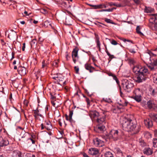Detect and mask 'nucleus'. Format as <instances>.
I'll list each match as a JSON object with an SVG mask.
<instances>
[{"instance_id":"f257e3e1","label":"nucleus","mask_w":157,"mask_h":157,"mask_svg":"<svg viewBox=\"0 0 157 157\" xmlns=\"http://www.w3.org/2000/svg\"><path fill=\"white\" fill-rule=\"evenodd\" d=\"M120 122L123 129L127 132L134 131L136 127L135 123L130 119L122 117L121 119Z\"/></svg>"},{"instance_id":"f03ea898","label":"nucleus","mask_w":157,"mask_h":157,"mask_svg":"<svg viewBox=\"0 0 157 157\" xmlns=\"http://www.w3.org/2000/svg\"><path fill=\"white\" fill-rule=\"evenodd\" d=\"M139 75L135 77L134 80L135 82L137 83H140L145 81L146 78V75L148 74V70L145 67L140 66Z\"/></svg>"},{"instance_id":"7ed1b4c3","label":"nucleus","mask_w":157,"mask_h":157,"mask_svg":"<svg viewBox=\"0 0 157 157\" xmlns=\"http://www.w3.org/2000/svg\"><path fill=\"white\" fill-rule=\"evenodd\" d=\"M133 93L132 98L138 102H140L141 100L142 90L139 88H136L134 90Z\"/></svg>"},{"instance_id":"20e7f679","label":"nucleus","mask_w":157,"mask_h":157,"mask_svg":"<svg viewBox=\"0 0 157 157\" xmlns=\"http://www.w3.org/2000/svg\"><path fill=\"white\" fill-rule=\"evenodd\" d=\"M122 85L123 89L127 92H130L134 86L133 84L127 79L123 81Z\"/></svg>"},{"instance_id":"39448f33","label":"nucleus","mask_w":157,"mask_h":157,"mask_svg":"<svg viewBox=\"0 0 157 157\" xmlns=\"http://www.w3.org/2000/svg\"><path fill=\"white\" fill-rule=\"evenodd\" d=\"M109 138L113 139L114 140H117L121 138V136L117 130H112L109 132Z\"/></svg>"},{"instance_id":"423d86ee","label":"nucleus","mask_w":157,"mask_h":157,"mask_svg":"<svg viewBox=\"0 0 157 157\" xmlns=\"http://www.w3.org/2000/svg\"><path fill=\"white\" fill-rule=\"evenodd\" d=\"M79 49L77 47H75L73 49L72 52V57L73 59V61L74 63H75L76 61L78 59V52Z\"/></svg>"},{"instance_id":"0eeeda50","label":"nucleus","mask_w":157,"mask_h":157,"mask_svg":"<svg viewBox=\"0 0 157 157\" xmlns=\"http://www.w3.org/2000/svg\"><path fill=\"white\" fill-rule=\"evenodd\" d=\"M107 112L105 110H102V113L104 115H103V117L97 118V121L98 124H102L105 123V116L107 115L106 113Z\"/></svg>"},{"instance_id":"6e6552de","label":"nucleus","mask_w":157,"mask_h":157,"mask_svg":"<svg viewBox=\"0 0 157 157\" xmlns=\"http://www.w3.org/2000/svg\"><path fill=\"white\" fill-rule=\"evenodd\" d=\"M93 142L94 145L96 147H101L104 145V142L98 138L94 139Z\"/></svg>"},{"instance_id":"1a4fd4ad","label":"nucleus","mask_w":157,"mask_h":157,"mask_svg":"<svg viewBox=\"0 0 157 157\" xmlns=\"http://www.w3.org/2000/svg\"><path fill=\"white\" fill-rule=\"evenodd\" d=\"M89 115L92 120H96L98 117L99 114L96 110H91L89 112Z\"/></svg>"},{"instance_id":"9d476101","label":"nucleus","mask_w":157,"mask_h":157,"mask_svg":"<svg viewBox=\"0 0 157 157\" xmlns=\"http://www.w3.org/2000/svg\"><path fill=\"white\" fill-rule=\"evenodd\" d=\"M156 16H157V14H151L150 18L149 20L150 22L153 24H157Z\"/></svg>"},{"instance_id":"9b49d317","label":"nucleus","mask_w":157,"mask_h":157,"mask_svg":"<svg viewBox=\"0 0 157 157\" xmlns=\"http://www.w3.org/2000/svg\"><path fill=\"white\" fill-rule=\"evenodd\" d=\"M9 141L6 138H3L1 137H0V146L4 147L8 145Z\"/></svg>"},{"instance_id":"f8f14e48","label":"nucleus","mask_w":157,"mask_h":157,"mask_svg":"<svg viewBox=\"0 0 157 157\" xmlns=\"http://www.w3.org/2000/svg\"><path fill=\"white\" fill-rule=\"evenodd\" d=\"M144 153L147 155H151L153 153L152 150L150 148L145 147L143 151Z\"/></svg>"},{"instance_id":"ddd939ff","label":"nucleus","mask_w":157,"mask_h":157,"mask_svg":"<svg viewBox=\"0 0 157 157\" xmlns=\"http://www.w3.org/2000/svg\"><path fill=\"white\" fill-rule=\"evenodd\" d=\"M99 150L98 149L92 148L89 150V153L92 155H96L98 154Z\"/></svg>"},{"instance_id":"4468645a","label":"nucleus","mask_w":157,"mask_h":157,"mask_svg":"<svg viewBox=\"0 0 157 157\" xmlns=\"http://www.w3.org/2000/svg\"><path fill=\"white\" fill-rule=\"evenodd\" d=\"M144 124L148 128L151 127L153 125L152 121L149 119H147L145 120Z\"/></svg>"},{"instance_id":"2eb2a0df","label":"nucleus","mask_w":157,"mask_h":157,"mask_svg":"<svg viewBox=\"0 0 157 157\" xmlns=\"http://www.w3.org/2000/svg\"><path fill=\"white\" fill-rule=\"evenodd\" d=\"M154 135L155 138L153 140V146L155 147H157V130L154 131Z\"/></svg>"},{"instance_id":"dca6fc26","label":"nucleus","mask_w":157,"mask_h":157,"mask_svg":"<svg viewBox=\"0 0 157 157\" xmlns=\"http://www.w3.org/2000/svg\"><path fill=\"white\" fill-rule=\"evenodd\" d=\"M18 71L19 74L21 75H24L26 74V68L24 67H20L18 68Z\"/></svg>"},{"instance_id":"f3484780","label":"nucleus","mask_w":157,"mask_h":157,"mask_svg":"<svg viewBox=\"0 0 157 157\" xmlns=\"http://www.w3.org/2000/svg\"><path fill=\"white\" fill-rule=\"evenodd\" d=\"M90 5L91 6L93 7L94 9H101L103 8H106L107 7L106 5L104 4H99L97 5Z\"/></svg>"},{"instance_id":"a211bd4d","label":"nucleus","mask_w":157,"mask_h":157,"mask_svg":"<svg viewBox=\"0 0 157 157\" xmlns=\"http://www.w3.org/2000/svg\"><path fill=\"white\" fill-rule=\"evenodd\" d=\"M72 21V19L71 17H68L66 18L65 23L67 25H71Z\"/></svg>"},{"instance_id":"6ab92c4d","label":"nucleus","mask_w":157,"mask_h":157,"mask_svg":"<svg viewBox=\"0 0 157 157\" xmlns=\"http://www.w3.org/2000/svg\"><path fill=\"white\" fill-rule=\"evenodd\" d=\"M73 114V111L70 110L69 111V121L72 124L75 123V121L72 119V116Z\"/></svg>"},{"instance_id":"aec40b11","label":"nucleus","mask_w":157,"mask_h":157,"mask_svg":"<svg viewBox=\"0 0 157 157\" xmlns=\"http://www.w3.org/2000/svg\"><path fill=\"white\" fill-rule=\"evenodd\" d=\"M140 69V66H134L133 68V72L136 74L139 75V70Z\"/></svg>"},{"instance_id":"412c9836","label":"nucleus","mask_w":157,"mask_h":157,"mask_svg":"<svg viewBox=\"0 0 157 157\" xmlns=\"http://www.w3.org/2000/svg\"><path fill=\"white\" fill-rule=\"evenodd\" d=\"M44 127L48 130H50L52 128V126L51 123L50 121L46 122Z\"/></svg>"},{"instance_id":"4be33fe9","label":"nucleus","mask_w":157,"mask_h":157,"mask_svg":"<svg viewBox=\"0 0 157 157\" xmlns=\"http://www.w3.org/2000/svg\"><path fill=\"white\" fill-rule=\"evenodd\" d=\"M12 157H21V154L19 151H14L13 153Z\"/></svg>"},{"instance_id":"5701e85b","label":"nucleus","mask_w":157,"mask_h":157,"mask_svg":"<svg viewBox=\"0 0 157 157\" xmlns=\"http://www.w3.org/2000/svg\"><path fill=\"white\" fill-rule=\"evenodd\" d=\"M85 69L86 70H88L90 73L92 72V69L93 68L91 66L90 64L88 63H86L85 65Z\"/></svg>"},{"instance_id":"b1692460","label":"nucleus","mask_w":157,"mask_h":157,"mask_svg":"<svg viewBox=\"0 0 157 157\" xmlns=\"http://www.w3.org/2000/svg\"><path fill=\"white\" fill-rule=\"evenodd\" d=\"M154 10L153 9L148 7H145L144 9V11L147 13H151L153 12Z\"/></svg>"},{"instance_id":"393cba45","label":"nucleus","mask_w":157,"mask_h":157,"mask_svg":"<svg viewBox=\"0 0 157 157\" xmlns=\"http://www.w3.org/2000/svg\"><path fill=\"white\" fill-rule=\"evenodd\" d=\"M97 128L101 131H103L105 129V126L102 124H98L97 126Z\"/></svg>"},{"instance_id":"a878e982","label":"nucleus","mask_w":157,"mask_h":157,"mask_svg":"<svg viewBox=\"0 0 157 157\" xmlns=\"http://www.w3.org/2000/svg\"><path fill=\"white\" fill-rule=\"evenodd\" d=\"M96 41L97 44V46L98 47L99 50L100 51L101 50V44L99 41V38L98 36L96 37Z\"/></svg>"},{"instance_id":"bb28decb","label":"nucleus","mask_w":157,"mask_h":157,"mask_svg":"<svg viewBox=\"0 0 157 157\" xmlns=\"http://www.w3.org/2000/svg\"><path fill=\"white\" fill-rule=\"evenodd\" d=\"M147 105L149 108L151 109L153 107L154 104L152 103L151 101L150 100L147 102Z\"/></svg>"},{"instance_id":"cd10ccee","label":"nucleus","mask_w":157,"mask_h":157,"mask_svg":"<svg viewBox=\"0 0 157 157\" xmlns=\"http://www.w3.org/2000/svg\"><path fill=\"white\" fill-rule=\"evenodd\" d=\"M148 67L151 70H153L155 68H156L155 67L154 65L153 62L151 64L148 65Z\"/></svg>"},{"instance_id":"c85d7f7f","label":"nucleus","mask_w":157,"mask_h":157,"mask_svg":"<svg viewBox=\"0 0 157 157\" xmlns=\"http://www.w3.org/2000/svg\"><path fill=\"white\" fill-rule=\"evenodd\" d=\"M105 157H113L112 153L109 151L106 152L105 154Z\"/></svg>"},{"instance_id":"c756f323","label":"nucleus","mask_w":157,"mask_h":157,"mask_svg":"<svg viewBox=\"0 0 157 157\" xmlns=\"http://www.w3.org/2000/svg\"><path fill=\"white\" fill-rule=\"evenodd\" d=\"M129 2L127 0H122V1L121 2V5H124V7L128 5V4Z\"/></svg>"},{"instance_id":"7c9ffc66","label":"nucleus","mask_w":157,"mask_h":157,"mask_svg":"<svg viewBox=\"0 0 157 157\" xmlns=\"http://www.w3.org/2000/svg\"><path fill=\"white\" fill-rule=\"evenodd\" d=\"M140 28L139 26H137L136 28L137 33L139 34L141 36H144L143 34L140 31Z\"/></svg>"},{"instance_id":"2f4dec72","label":"nucleus","mask_w":157,"mask_h":157,"mask_svg":"<svg viewBox=\"0 0 157 157\" xmlns=\"http://www.w3.org/2000/svg\"><path fill=\"white\" fill-rule=\"evenodd\" d=\"M38 111L35 110H34V116L35 117V118L36 119H38V116L39 115V113H38Z\"/></svg>"},{"instance_id":"473e14b6","label":"nucleus","mask_w":157,"mask_h":157,"mask_svg":"<svg viewBox=\"0 0 157 157\" xmlns=\"http://www.w3.org/2000/svg\"><path fill=\"white\" fill-rule=\"evenodd\" d=\"M105 21L107 23H111L113 24H115V23L110 19L105 18Z\"/></svg>"},{"instance_id":"72a5a7b5","label":"nucleus","mask_w":157,"mask_h":157,"mask_svg":"<svg viewBox=\"0 0 157 157\" xmlns=\"http://www.w3.org/2000/svg\"><path fill=\"white\" fill-rule=\"evenodd\" d=\"M40 12L44 14H46L48 13L47 10L46 9H40Z\"/></svg>"},{"instance_id":"f704fd0d","label":"nucleus","mask_w":157,"mask_h":157,"mask_svg":"<svg viewBox=\"0 0 157 157\" xmlns=\"http://www.w3.org/2000/svg\"><path fill=\"white\" fill-rule=\"evenodd\" d=\"M152 119L157 122V114H153L152 115Z\"/></svg>"},{"instance_id":"c9c22d12","label":"nucleus","mask_w":157,"mask_h":157,"mask_svg":"<svg viewBox=\"0 0 157 157\" xmlns=\"http://www.w3.org/2000/svg\"><path fill=\"white\" fill-rule=\"evenodd\" d=\"M113 79L115 80L116 81V82L117 84H118L119 83V81L118 80L117 77L116 76H115V75H114L113 76Z\"/></svg>"},{"instance_id":"e433bc0d","label":"nucleus","mask_w":157,"mask_h":157,"mask_svg":"<svg viewBox=\"0 0 157 157\" xmlns=\"http://www.w3.org/2000/svg\"><path fill=\"white\" fill-rule=\"evenodd\" d=\"M29 141H31V144H34L35 143V140L31 138H29L27 140L28 142H29Z\"/></svg>"},{"instance_id":"4c0bfd02","label":"nucleus","mask_w":157,"mask_h":157,"mask_svg":"<svg viewBox=\"0 0 157 157\" xmlns=\"http://www.w3.org/2000/svg\"><path fill=\"white\" fill-rule=\"evenodd\" d=\"M115 6L117 7H124V5H121V3L119 4L115 3Z\"/></svg>"},{"instance_id":"58836bf2","label":"nucleus","mask_w":157,"mask_h":157,"mask_svg":"<svg viewBox=\"0 0 157 157\" xmlns=\"http://www.w3.org/2000/svg\"><path fill=\"white\" fill-rule=\"evenodd\" d=\"M128 102L125 100L124 101V102L122 103L121 104H120L121 105H122V106H126L128 104Z\"/></svg>"},{"instance_id":"ea45409f","label":"nucleus","mask_w":157,"mask_h":157,"mask_svg":"<svg viewBox=\"0 0 157 157\" xmlns=\"http://www.w3.org/2000/svg\"><path fill=\"white\" fill-rule=\"evenodd\" d=\"M58 60L55 61L53 63V65L55 67H57L58 66L57 65L58 64Z\"/></svg>"},{"instance_id":"a19ab883","label":"nucleus","mask_w":157,"mask_h":157,"mask_svg":"<svg viewBox=\"0 0 157 157\" xmlns=\"http://www.w3.org/2000/svg\"><path fill=\"white\" fill-rule=\"evenodd\" d=\"M121 40H123V41L124 42H126V41H128V42H131V43H132V42L131 40H127L126 39H124L123 38H120Z\"/></svg>"},{"instance_id":"79ce46f5","label":"nucleus","mask_w":157,"mask_h":157,"mask_svg":"<svg viewBox=\"0 0 157 157\" xmlns=\"http://www.w3.org/2000/svg\"><path fill=\"white\" fill-rule=\"evenodd\" d=\"M111 44L113 45H117L118 44L114 40H113L111 42Z\"/></svg>"},{"instance_id":"37998d69","label":"nucleus","mask_w":157,"mask_h":157,"mask_svg":"<svg viewBox=\"0 0 157 157\" xmlns=\"http://www.w3.org/2000/svg\"><path fill=\"white\" fill-rule=\"evenodd\" d=\"M153 64L154 66L155 67V68H157V59L154 60Z\"/></svg>"},{"instance_id":"c03bdc74","label":"nucleus","mask_w":157,"mask_h":157,"mask_svg":"<svg viewBox=\"0 0 157 157\" xmlns=\"http://www.w3.org/2000/svg\"><path fill=\"white\" fill-rule=\"evenodd\" d=\"M74 69L76 71V72L77 74H78V71L79 70V68L76 66H75L74 67Z\"/></svg>"},{"instance_id":"a18cd8bd","label":"nucleus","mask_w":157,"mask_h":157,"mask_svg":"<svg viewBox=\"0 0 157 157\" xmlns=\"http://www.w3.org/2000/svg\"><path fill=\"white\" fill-rule=\"evenodd\" d=\"M140 145L142 146H144L145 145H146L145 143H144V142L140 140Z\"/></svg>"},{"instance_id":"49530a36","label":"nucleus","mask_w":157,"mask_h":157,"mask_svg":"<svg viewBox=\"0 0 157 157\" xmlns=\"http://www.w3.org/2000/svg\"><path fill=\"white\" fill-rule=\"evenodd\" d=\"M129 51L130 52L132 53H135L136 52V51H135V50L134 49H132V48H131V49H129Z\"/></svg>"},{"instance_id":"de8ad7c7","label":"nucleus","mask_w":157,"mask_h":157,"mask_svg":"<svg viewBox=\"0 0 157 157\" xmlns=\"http://www.w3.org/2000/svg\"><path fill=\"white\" fill-rule=\"evenodd\" d=\"M101 11L112 12V9H107L102 10H101Z\"/></svg>"},{"instance_id":"09e8293b","label":"nucleus","mask_w":157,"mask_h":157,"mask_svg":"<svg viewBox=\"0 0 157 157\" xmlns=\"http://www.w3.org/2000/svg\"><path fill=\"white\" fill-rule=\"evenodd\" d=\"M36 42V39L33 40L31 43V44L32 45H34Z\"/></svg>"},{"instance_id":"8fccbe9b","label":"nucleus","mask_w":157,"mask_h":157,"mask_svg":"<svg viewBox=\"0 0 157 157\" xmlns=\"http://www.w3.org/2000/svg\"><path fill=\"white\" fill-rule=\"evenodd\" d=\"M47 66V64L45 63V61L42 62V68H44L45 67Z\"/></svg>"},{"instance_id":"3c124183","label":"nucleus","mask_w":157,"mask_h":157,"mask_svg":"<svg viewBox=\"0 0 157 157\" xmlns=\"http://www.w3.org/2000/svg\"><path fill=\"white\" fill-rule=\"evenodd\" d=\"M134 2L136 4H139L141 3V0H133Z\"/></svg>"},{"instance_id":"603ef678","label":"nucleus","mask_w":157,"mask_h":157,"mask_svg":"<svg viewBox=\"0 0 157 157\" xmlns=\"http://www.w3.org/2000/svg\"><path fill=\"white\" fill-rule=\"evenodd\" d=\"M115 3H113L112 2H110L108 3V4L110 6H115Z\"/></svg>"},{"instance_id":"864d4df0","label":"nucleus","mask_w":157,"mask_h":157,"mask_svg":"<svg viewBox=\"0 0 157 157\" xmlns=\"http://www.w3.org/2000/svg\"><path fill=\"white\" fill-rule=\"evenodd\" d=\"M43 39L41 37H40L39 38V42H40V43L42 42L43 41Z\"/></svg>"},{"instance_id":"5fc2aeb1","label":"nucleus","mask_w":157,"mask_h":157,"mask_svg":"<svg viewBox=\"0 0 157 157\" xmlns=\"http://www.w3.org/2000/svg\"><path fill=\"white\" fill-rule=\"evenodd\" d=\"M25 43H24L23 44V46H22V50L23 51H24L25 50Z\"/></svg>"},{"instance_id":"6e6d98bb","label":"nucleus","mask_w":157,"mask_h":157,"mask_svg":"<svg viewBox=\"0 0 157 157\" xmlns=\"http://www.w3.org/2000/svg\"><path fill=\"white\" fill-rule=\"evenodd\" d=\"M36 75V78H38V76H39L40 75V71H37V74Z\"/></svg>"},{"instance_id":"4d7b16f0","label":"nucleus","mask_w":157,"mask_h":157,"mask_svg":"<svg viewBox=\"0 0 157 157\" xmlns=\"http://www.w3.org/2000/svg\"><path fill=\"white\" fill-rule=\"evenodd\" d=\"M65 117L66 120L67 121H69V116H68L67 114H66L65 115Z\"/></svg>"},{"instance_id":"13d9d810","label":"nucleus","mask_w":157,"mask_h":157,"mask_svg":"<svg viewBox=\"0 0 157 157\" xmlns=\"http://www.w3.org/2000/svg\"><path fill=\"white\" fill-rule=\"evenodd\" d=\"M83 155L84 157H90L88 155H87L86 153H84L83 154Z\"/></svg>"},{"instance_id":"bf43d9fd","label":"nucleus","mask_w":157,"mask_h":157,"mask_svg":"<svg viewBox=\"0 0 157 157\" xmlns=\"http://www.w3.org/2000/svg\"><path fill=\"white\" fill-rule=\"evenodd\" d=\"M0 1L2 3H6V2L7 1V0H0Z\"/></svg>"},{"instance_id":"052dcab7","label":"nucleus","mask_w":157,"mask_h":157,"mask_svg":"<svg viewBox=\"0 0 157 157\" xmlns=\"http://www.w3.org/2000/svg\"><path fill=\"white\" fill-rule=\"evenodd\" d=\"M12 58H11V60L13 59V58H14V53H13V52H12Z\"/></svg>"},{"instance_id":"680f3d73","label":"nucleus","mask_w":157,"mask_h":157,"mask_svg":"<svg viewBox=\"0 0 157 157\" xmlns=\"http://www.w3.org/2000/svg\"><path fill=\"white\" fill-rule=\"evenodd\" d=\"M51 103H52V105L54 106H55L56 103L54 102V101H51Z\"/></svg>"},{"instance_id":"e2e57ef3","label":"nucleus","mask_w":157,"mask_h":157,"mask_svg":"<svg viewBox=\"0 0 157 157\" xmlns=\"http://www.w3.org/2000/svg\"><path fill=\"white\" fill-rule=\"evenodd\" d=\"M41 129L43 130L44 129V127L43 124H41Z\"/></svg>"},{"instance_id":"0e129e2a","label":"nucleus","mask_w":157,"mask_h":157,"mask_svg":"<svg viewBox=\"0 0 157 157\" xmlns=\"http://www.w3.org/2000/svg\"><path fill=\"white\" fill-rule=\"evenodd\" d=\"M86 101L87 103L88 104H89L90 103V100L88 98L86 99Z\"/></svg>"},{"instance_id":"69168bd1","label":"nucleus","mask_w":157,"mask_h":157,"mask_svg":"<svg viewBox=\"0 0 157 157\" xmlns=\"http://www.w3.org/2000/svg\"><path fill=\"white\" fill-rule=\"evenodd\" d=\"M110 58H111L112 59L113 58H114V57L113 55H111L109 56Z\"/></svg>"},{"instance_id":"338daca9","label":"nucleus","mask_w":157,"mask_h":157,"mask_svg":"<svg viewBox=\"0 0 157 157\" xmlns=\"http://www.w3.org/2000/svg\"><path fill=\"white\" fill-rule=\"evenodd\" d=\"M20 23L22 25H24L25 23V21H21Z\"/></svg>"},{"instance_id":"774afa93","label":"nucleus","mask_w":157,"mask_h":157,"mask_svg":"<svg viewBox=\"0 0 157 157\" xmlns=\"http://www.w3.org/2000/svg\"><path fill=\"white\" fill-rule=\"evenodd\" d=\"M53 78L54 79H55L56 80H58V78H59V77H54Z\"/></svg>"}]
</instances>
